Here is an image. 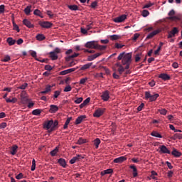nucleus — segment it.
I'll list each match as a JSON object with an SVG mask.
<instances>
[{
  "mask_svg": "<svg viewBox=\"0 0 182 182\" xmlns=\"http://www.w3.org/2000/svg\"><path fill=\"white\" fill-rule=\"evenodd\" d=\"M85 46L87 48L97 49V41H88L85 43Z\"/></svg>",
  "mask_w": 182,
  "mask_h": 182,
  "instance_id": "3",
  "label": "nucleus"
},
{
  "mask_svg": "<svg viewBox=\"0 0 182 182\" xmlns=\"http://www.w3.org/2000/svg\"><path fill=\"white\" fill-rule=\"evenodd\" d=\"M85 119H86V115L79 116L78 118L76 119L75 124L78 125L81 124L83 122V120H85Z\"/></svg>",
  "mask_w": 182,
  "mask_h": 182,
  "instance_id": "15",
  "label": "nucleus"
},
{
  "mask_svg": "<svg viewBox=\"0 0 182 182\" xmlns=\"http://www.w3.org/2000/svg\"><path fill=\"white\" fill-rule=\"evenodd\" d=\"M31 8H32L31 5H28L26 7V9H24V13L26 15H27V16L31 15V13L32 11Z\"/></svg>",
  "mask_w": 182,
  "mask_h": 182,
  "instance_id": "21",
  "label": "nucleus"
},
{
  "mask_svg": "<svg viewBox=\"0 0 182 182\" xmlns=\"http://www.w3.org/2000/svg\"><path fill=\"white\" fill-rule=\"evenodd\" d=\"M91 98L90 97H87V99H85L83 102V104L85 105V106L87 105L88 103L90 102Z\"/></svg>",
  "mask_w": 182,
  "mask_h": 182,
  "instance_id": "59",
  "label": "nucleus"
},
{
  "mask_svg": "<svg viewBox=\"0 0 182 182\" xmlns=\"http://www.w3.org/2000/svg\"><path fill=\"white\" fill-rule=\"evenodd\" d=\"M17 180H21V178H23V174L22 173H19L18 175L16 176Z\"/></svg>",
  "mask_w": 182,
  "mask_h": 182,
  "instance_id": "63",
  "label": "nucleus"
},
{
  "mask_svg": "<svg viewBox=\"0 0 182 182\" xmlns=\"http://www.w3.org/2000/svg\"><path fill=\"white\" fill-rule=\"evenodd\" d=\"M6 42L9 46H13L16 43V40L13 39L12 37H8Z\"/></svg>",
  "mask_w": 182,
  "mask_h": 182,
  "instance_id": "20",
  "label": "nucleus"
},
{
  "mask_svg": "<svg viewBox=\"0 0 182 182\" xmlns=\"http://www.w3.org/2000/svg\"><path fill=\"white\" fill-rule=\"evenodd\" d=\"M6 126H7L6 122H2L0 124V129H6Z\"/></svg>",
  "mask_w": 182,
  "mask_h": 182,
  "instance_id": "62",
  "label": "nucleus"
},
{
  "mask_svg": "<svg viewBox=\"0 0 182 182\" xmlns=\"http://www.w3.org/2000/svg\"><path fill=\"white\" fill-rule=\"evenodd\" d=\"M83 100L82 97H78L77 100H75L74 102H75L77 105H80Z\"/></svg>",
  "mask_w": 182,
  "mask_h": 182,
  "instance_id": "52",
  "label": "nucleus"
},
{
  "mask_svg": "<svg viewBox=\"0 0 182 182\" xmlns=\"http://www.w3.org/2000/svg\"><path fill=\"white\" fill-rule=\"evenodd\" d=\"M85 159L82 155H77L76 156H73V159L70 161V164H74L77 162H79L80 160Z\"/></svg>",
  "mask_w": 182,
  "mask_h": 182,
  "instance_id": "6",
  "label": "nucleus"
},
{
  "mask_svg": "<svg viewBox=\"0 0 182 182\" xmlns=\"http://www.w3.org/2000/svg\"><path fill=\"white\" fill-rule=\"evenodd\" d=\"M58 151H59V148L55 147L53 150H52L50 152V154L51 155V156L54 157V156H56V154L58 153Z\"/></svg>",
  "mask_w": 182,
  "mask_h": 182,
  "instance_id": "30",
  "label": "nucleus"
},
{
  "mask_svg": "<svg viewBox=\"0 0 182 182\" xmlns=\"http://www.w3.org/2000/svg\"><path fill=\"white\" fill-rule=\"evenodd\" d=\"M159 97V94L155 93L154 95H151V98L149 100V102H154L157 100V98Z\"/></svg>",
  "mask_w": 182,
  "mask_h": 182,
  "instance_id": "33",
  "label": "nucleus"
},
{
  "mask_svg": "<svg viewBox=\"0 0 182 182\" xmlns=\"http://www.w3.org/2000/svg\"><path fill=\"white\" fill-rule=\"evenodd\" d=\"M159 113L161 114H163L164 116H166V114H167V110L166 109H159Z\"/></svg>",
  "mask_w": 182,
  "mask_h": 182,
  "instance_id": "51",
  "label": "nucleus"
},
{
  "mask_svg": "<svg viewBox=\"0 0 182 182\" xmlns=\"http://www.w3.org/2000/svg\"><path fill=\"white\" fill-rule=\"evenodd\" d=\"M46 38V37L43 34H38L36 36V39L38 41H43Z\"/></svg>",
  "mask_w": 182,
  "mask_h": 182,
  "instance_id": "40",
  "label": "nucleus"
},
{
  "mask_svg": "<svg viewBox=\"0 0 182 182\" xmlns=\"http://www.w3.org/2000/svg\"><path fill=\"white\" fill-rule=\"evenodd\" d=\"M126 160H127V156H119V157H117V159H114V163L122 164Z\"/></svg>",
  "mask_w": 182,
  "mask_h": 182,
  "instance_id": "14",
  "label": "nucleus"
},
{
  "mask_svg": "<svg viewBox=\"0 0 182 182\" xmlns=\"http://www.w3.org/2000/svg\"><path fill=\"white\" fill-rule=\"evenodd\" d=\"M105 109L102 108H98L97 110L94 112V117H100L104 114Z\"/></svg>",
  "mask_w": 182,
  "mask_h": 182,
  "instance_id": "11",
  "label": "nucleus"
},
{
  "mask_svg": "<svg viewBox=\"0 0 182 182\" xmlns=\"http://www.w3.org/2000/svg\"><path fill=\"white\" fill-rule=\"evenodd\" d=\"M117 59L122 60L123 65H126L125 69H129L132 63V53H121L119 54Z\"/></svg>",
  "mask_w": 182,
  "mask_h": 182,
  "instance_id": "1",
  "label": "nucleus"
},
{
  "mask_svg": "<svg viewBox=\"0 0 182 182\" xmlns=\"http://www.w3.org/2000/svg\"><path fill=\"white\" fill-rule=\"evenodd\" d=\"M78 55H79V53H75L72 54V55L68 56V57L66 58V61L69 62V61H70L72 59H73V58L77 57Z\"/></svg>",
  "mask_w": 182,
  "mask_h": 182,
  "instance_id": "36",
  "label": "nucleus"
},
{
  "mask_svg": "<svg viewBox=\"0 0 182 182\" xmlns=\"http://www.w3.org/2000/svg\"><path fill=\"white\" fill-rule=\"evenodd\" d=\"M129 168L133 170L134 173H133V176L134 177H136L138 176V173H137V168L134 166V165H132L129 166Z\"/></svg>",
  "mask_w": 182,
  "mask_h": 182,
  "instance_id": "27",
  "label": "nucleus"
},
{
  "mask_svg": "<svg viewBox=\"0 0 182 182\" xmlns=\"http://www.w3.org/2000/svg\"><path fill=\"white\" fill-rule=\"evenodd\" d=\"M18 148V147L17 146L16 144L13 145V147L11 148L10 154L12 155H16L17 153Z\"/></svg>",
  "mask_w": 182,
  "mask_h": 182,
  "instance_id": "26",
  "label": "nucleus"
},
{
  "mask_svg": "<svg viewBox=\"0 0 182 182\" xmlns=\"http://www.w3.org/2000/svg\"><path fill=\"white\" fill-rule=\"evenodd\" d=\"M144 107V103H141L140 105H139L137 110L138 112H141Z\"/></svg>",
  "mask_w": 182,
  "mask_h": 182,
  "instance_id": "64",
  "label": "nucleus"
},
{
  "mask_svg": "<svg viewBox=\"0 0 182 182\" xmlns=\"http://www.w3.org/2000/svg\"><path fill=\"white\" fill-rule=\"evenodd\" d=\"M125 69H126V68H124L122 65H120V67L118 68V70H117L118 73L119 75H122L125 71Z\"/></svg>",
  "mask_w": 182,
  "mask_h": 182,
  "instance_id": "41",
  "label": "nucleus"
},
{
  "mask_svg": "<svg viewBox=\"0 0 182 182\" xmlns=\"http://www.w3.org/2000/svg\"><path fill=\"white\" fill-rule=\"evenodd\" d=\"M175 14H176V11L173 9L170 11L168 13L169 17L168 18V19L173 21H181L182 19L181 15L175 16Z\"/></svg>",
  "mask_w": 182,
  "mask_h": 182,
  "instance_id": "2",
  "label": "nucleus"
},
{
  "mask_svg": "<svg viewBox=\"0 0 182 182\" xmlns=\"http://www.w3.org/2000/svg\"><path fill=\"white\" fill-rule=\"evenodd\" d=\"M127 18V15H122V16H119L117 18H114V22H115V23H122V22L124 21Z\"/></svg>",
  "mask_w": 182,
  "mask_h": 182,
  "instance_id": "12",
  "label": "nucleus"
},
{
  "mask_svg": "<svg viewBox=\"0 0 182 182\" xmlns=\"http://www.w3.org/2000/svg\"><path fill=\"white\" fill-rule=\"evenodd\" d=\"M68 7L71 11H78L79 10V6H77V5H68Z\"/></svg>",
  "mask_w": 182,
  "mask_h": 182,
  "instance_id": "34",
  "label": "nucleus"
},
{
  "mask_svg": "<svg viewBox=\"0 0 182 182\" xmlns=\"http://www.w3.org/2000/svg\"><path fill=\"white\" fill-rule=\"evenodd\" d=\"M36 168V161L35 159H33L32 161V166H31V171H33Z\"/></svg>",
  "mask_w": 182,
  "mask_h": 182,
  "instance_id": "46",
  "label": "nucleus"
},
{
  "mask_svg": "<svg viewBox=\"0 0 182 182\" xmlns=\"http://www.w3.org/2000/svg\"><path fill=\"white\" fill-rule=\"evenodd\" d=\"M23 24L29 28L34 27V25L31 23V21H28V19L26 18H24L23 20Z\"/></svg>",
  "mask_w": 182,
  "mask_h": 182,
  "instance_id": "17",
  "label": "nucleus"
},
{
  "mask_svg": "<svg viewBox=\"0 0 182 182\" xmlns=\"http://www.w3.org/2000/svg\"><path fill=\"white\" fill-rule=\"evenodd\" d=\"M63 91L64 92H70V91H72V87L70 85H68L64 88Z\"/></svg>",
  "mask_w": 182,
  "mask_h": 182,
  "instance_id": "50",
  "label": "nucleus"
},
{
  "mask_svg": "<svg viewBox=\"0 0 182 182\" xmlns=\"http://www.w3.org/2000/svg\"><path fill=\"white\" fill-rule=\"evenodd\" d=\"M87 80V77L82 78V79H81V80H80L79 84H80V85H85V84L86 83Z\"/></svg>",
  "mask_w": 182,
  "mask_h": 182,
  "instance_id": "53",
  "label": "nucleus"
},
{
  "mask_svg": "<svg viewBox=\"0 0 182 182\" xmlns=\"http://www.w3.org/2000/svg\"><path fill=\"white\" fill-rule=\"evenodd\" d=\"M159 33L160 30H154L147 36L146 39H151V38L154 37L155 35H157Z\"/></svg>",
  "mask_w": 182,
  "mask_h": 182,
  "instance_id": "19",
  "label": "nucleus"
},
{
  "mask_svg": "<svg viewBox=\"0 0 182 182\" xmlns=\"http://www.w3.org/2000/svg\"><path fill=\"white\" fill-rule=\"evenodd\" d=\"M159 77L164 80V81L171 80V76L166 73H161L159 75Z\"/></svg>",
  "mask_w": 182,
  "mask_h": 182,
  "instance_id": "18",
  "label": "nucleus"
},
{
  "mask_svg": "<svg viewBox=\"0 0 182 182\" xmlns=\"http://www.w3.org/2000/svg\"><path fill=\"white\" fill-rule=\"evenodd\" d=\"M84 143H86V139L82 138H79L76 144L82 145V144H84Z\"/></svg>",
  "mask_w": 182,
  "mask_h": 182,
  "instance_id": "42",
  "label": "nucleus"
},
{
  "mask_svg": "<svg viewBox=\"0 0 182 182\" xmlns=\"http://www.w3.org/2000/svg\"><path fill=\"white\" fill-rule=\"evenodd\" d=\"M33 14L35 16H38L39 17H41V18H43V14L41 13V11L38 9H36L35 11H33Z\"/></svg>",
  "mask_w": 182,
  "mask_h": 182,
  "instance_id": "31",
  "label": "nucleus"
},
{
  "mask_svg": "<svg viewBox=\"0 0 182 182\" xmlns=\"http://www.w3.org/2000/svg\"><path fill=\"white\" fill-rule=\"evenodd\" d=\"M98 1L97 0H95L93 1V3L90 5V7L93 9H95L96 7L98 6Z\"/></svg>",
  "mask_w": 182,
  "mask_h": 182,
  "instance_id": "44",
  "label": "nucleus"
},
{
  "mask_svg": "<svg viewBox=\"0 0 182 182\" xmlns=\"http://www.w3.org/2000/svg\"><path fill=\"white\" fill-rule=\"evenodd\" d=\"M77 68H78V67L69 68L68 70H63L60 73V75H61V76H65V75H66V74H69V73L76 71Z\"/></svg>",
  "mask_w": 182,
  "mask_h": 182,
  "instance_id": "10",
  "label": "nucleus"
},
{
  "mask_svg": "<svg viewBox=\"0 0 182 182\" xmlns=\"http://www.w3.org/2000/svg\"><path fill=\"white\" fill-rule=\"evenodd\" d=\"M39 26L45 28H50L53 24L50 21H40Z\"/></svg>",
  "mask_w": 182,
  "mask_h": 182,
  "instance_id": "4",
  "label": "nucleus"
},
{
  "mask_svg": "<svg viewBox=\"0 0 182 182\" xmlns=\"http://www.w3.org/2000/svg\"><path fill=\"white\" fill-rule=\"evenodd\" d=\"M58 122L57 120H55L54 122H53V127L50 128V132H53L55 129V128L58 127Z\"/></svg>",
  "mask_w": 182,
  "mask_h": 182,
  "instance_id": "35",
  "label": "nucleus"
},
{
  "mask_svg": "<svg viewBox=\"0 0 182 182\" xmlns=\"http://www.w3.org/2000/svg\"><path fill=\"white\" fill-rule=\"evenodd\" d=\"M93 26V23L91 22L90 23H89L88 25H87V27H86V30L87 31H90V30H92V26Z\"/></svg>",
  "mask_w": 182,
  "mask_h": 182,
  "instance_id": "58",
  "label": "nucleus"
},
{
  "mask_svg": "<svg viewBox=\"0 0 182 182\" xmlns=\"http://www.w3.org/2000/svg\"><path fill=\"white\" fill-rule=\"evenodd\" d=\"M106 48H107L106 46H100V45H98V43H97V50H104L106 49Z\"/></svg>",
  "mask_w": 182,
  "mask_h": 182,
  "instance_id": "49",
  "label": "nucleus"
},
{
  "mask_svg": "<svg viewBox=\"0 0 182 182\" xmlns=\"http://www.w3.org/2000/svg\"><path fill=\"white\" fill-rule=\"evenodd\" d=\"M92 65V63H88L87 64L83 65L80 70H86V69L90 68Z\"/></svg>",
  "mask_w": 182,
  "mask_h": 182,
  "instance_id": "23",
  "label": "nucleus"
},
{
  "mask_svg": "<svg viewBox=\"0 0 182 182\" xmlns=\"http://www.w3.org/2000/svg\"><path fill=\"white\" fill-rule=\"evenodd\" d=\"M42 109H33L32 111V114L33 116H40L41 113L42 112Z\"/></svg>",
  "mask_w": 182,
  "mask_h": 182,
  "instance_id": "28",
  "label": "nucleus"
},
{
  "mask_svg": "<svg viewBox=\"0 0 182 182\" xmlns=\"http://www.w3.org/2000/svg\"><path fill=\"white\" fill-rule=\"evenodd\" d=\"M100 144H101L100 139L97 138L94 140V146H95L96 149L99 148V146L100 145Z\"/></svg>",
  "mask_w": 182,
  "mask_h": 182,
  "instance_id": "32",
  "label": "nucleus"
},
{
  "mask_svg": "<svg viewBox=\"0 0 182 182\" xmlns=\"http://www.w3.org/2000/svg\"><path fill=\"white\" fill-rule=\"evenodd\" d=\"M58 110H59V107H58V105H50L48 112L50 113L54 114V113H56V112H58Z\"/></svg>",
  "mask_w": 182,
  "mask_h": 182,
  "instance_id": "13",
  "label": "nucleus"
},
{
  "mask_svg": "<svg viewBox=\"0 0 182 182\" xmlns=\"http://www.w3.org/2000/svg\"><path fill=\"white\" fill-rule=\"evenodd\" d=\"M9 60H11V57L9 55L5 56L2 60L3 62H9Z\"/></svg>",
  "mask_w": 182,
  "mask_h": 182,
  "instance_id": "57",
  "label": "nucleus"
},
{
  "mask_svg": "<svg viewBox=\"0 0 182 182\" xmlns=\"http://www.w3.org/2000/svg\"><path fill=\"white\" fill-rule=\"evenodd\" d=\"M171 154L176 158L181 157L182 155V154L181 152H178L177 149H173V151L171 152Z\"/></svg>",
  "mask_w": 182,
  "mask_h": 182,
  "instance_id": "22",
  "label": "nucleus"
},
{
  "mask_svg": "<svg viewBox=\"0 0 182 182\" xmlns=\"http://www.w3.org/2000/svg\"><path fill=\"white\" fill-rule=\"evenodd\" d=\"M149 15V11H147V10H144V11H142V16H143L144 17H146V16H148Z\"/></svg>",
  "mask_w": 182,
  "mask_h": 182,
  "instance_id": "54",
  "label": "nucleus"
},
{
  "mask_svg": "<svg viewBox=\"0 0 182 182\" xmlns=\"http://www.w3.org/2000/svg\"><path fill=\"white\" fill-rule=\"evenodd\" d=\"M58 164L63 166V168H66V160L63 159H58Z\"/></svg>",
  "mask_w": 182,
  "mask_h": 182,
  "instance_id": "25",
  "label": "nucleus"
},
{
  "mask_svg": "<svg viewBox=\"0 0 182 182\" xmlns=\"http://www.w3.org/2000/svg\"><path fill=\"white\" fill-rule=\"evenodd\" d=\"M101 97L104 102H107L110 99V92L108 90L104 91Z\"/></svg>",
  "mask_w": 182,
  "mask_h": 182,
  "instance_id": "7",
  "label": "nucleus"
},
{
  "mask_svg": "<svg viewBox=\"0 0 182 182\" xmlns=\"http://www.w3.org/2000/svg\"><path fill=\"white\" fill-rule=\"evenodd\" d=\"M151 97V94L149 91L145 92V100H149L150 101Z\"/></svg>",
  "mask_w": 182,
  "mask_h": 182,
  "instance_id": "43",
  "label": "nucleus"
},
{
  "mask_svg": "<svg viewBox=\"0 0 182 182\" xmlns=\"http://www.w3.org/2000/svg\"><path fill=\"white\" fill-rule=\"evenodd\" d=\"M100 55H102V53H97L92 54V55L88 56L87 60L92 61L95 60L96 58L100 57Z\"/></svg>",
  "mask_w": 182,
  "mask_h": 182,
  "instance_id": "16",
  "label": "nucleus"
},
{
  "mask_svg": "<svg viewBox=\"0 0 182 182\" xmlns=\"http://www.w3.org/2000/svg\"><path fill=\"white\" fill-rule=\"evenodd\" d=\"M124 46V45L119 44V43H115V48L117 49H121Z\"/></svg>",
  "mask_w": 182,
  "mask_h": 182,
  "instance_id": "60",
  "label": "nucleus"
},
{
  "mask_svg": "<svg viewBox=\"0 0 182 182\" xmlns=\"http://www.w3.org/2000/svg\"><path fill=\"white\" fill-rule=\"evenodd\" d=\"M21 102L23 103V105H27V103L29 102V99L26 97H23L21 98Z\"/></svg>",
  "mask_w": 182,
  "mask_h": 182,
  "instance_id": "45",
  "label": "nucleus"
},
{
  "mask_svg": "<svg viewBox=\"0 0 182 182\" xmlns=\"http://www.w3.org/2000/svg\"><path fill=\"white\" fill-rule=\"evenodd\" d=\"M53 120H49L44 123L43 127L47 130H48L49 132H51L50 129L53 127Z\"/></svg>",
  "mask_w": 182,
  "mask_h": 182,
  "instance_id": "8",
  "label": "nucleus"
},
{
  "mask_svg": "<svg viewBox=\"0 0 182 182\" xmlns=\"http://www.w3.org/2000/svg\"><path fill=\"white\" fill-rule=\"evenodd\" d=\"M60 95V91H55L54 92V99H57L58 96Z\"/></svg>",
  "mask_w": 182,
  "mask_h": 182,
  "instance_id": "56",
  "label": "nucleus"
},
{
  "mask_svg": "<svg viewBox=\"0 0 182 182\" xmlns=\"http://www.w3.org/2000/svg\"><path fill=\"white\" fill-rule=\"evenodd\" d=\"M6 102L7 103H16L17 102V98L13 97L12 99L6 98Z\"/></svg>",
  "mask_w": 182,
  "mask_h": 182,
  "instance_id": "37",
  "label": "nucleus"
},
{
  "mask_svg": "<svg viewBox=\"0 0 182 182\" xmlns=\"http://www.w3.org/2000/svg\"><path fill=\"white\" fill-rule=\"evenodd\" d=\"M159 153L171 154V151L166 146H165V145H160Z\"/></svg>",
  "mask_w": 182,
  "mask_h": 182,
  "instance_id": "9",
  "label": "nucleus"
},
{
  "mask_svg": "<svg viewBox=\"0 0 182 182\" xmlns=\"http://www.w3.org/2000/svg\"><path fill=\"white\" fill-rule=\"evenodd\" d=\"M119 36L118 35H112V36H110V38L112 40V41H114V40H117L119 39Z\"/></svg>",
  "mask_w": 182,
  "mask_h": 182,
  "instance_id": "61",
  "label": "nucleus"
},
{
  "mask_svg": "<svg viewBox=\"0 0 182 182\" xmlns=\"http://www.w3.org/2000/svg\"><path fill=\"white\" fill-rule=\"evenodd\" d=\"M44 68L46 70H48V71H51L53 69L50 65H46Z\"/></svg>",
  "mask_w": 182,
  "mask_h": 182,
  "instance_id": "55",
  "label": "nucleus"
},
{
  "mask_svg": "<svg viewBox=\"0 0 182 182\" xmlns=\"http://www.w3.org/2000/svg\"><path fill=\"white\" fill-rule=\"evenodd\" d=\"M27 86H28V84L26 82H24V84H23V85H20L19 87H18V89L26 90Z\"/></svg>",
  "mask_w": 182,
  "mask_h": 182,
  "instance_id": "47",
  "label": "nucleus"
},
{
  "mask_svg": "<svg viewBox=\"0 0 182 182\" xmlns=\"http://www.w3.org/2000/svg\"><path fill=\"white\" fill-rule=\"evenodd\" d=\"M163 42L159 43V46L158 47L157 50L154 51V55H157L159 54V52L161 50V47L164 46Z\"/></svg>",
  "mask_w": 182,
  "mask_h": 182,
  "instance_id": "29",
  "label": "nucleus"
},
{
  "mask_svg": "<svg viewBox=\"0 0 182 182\" xmlns=\"http://www.w3.org/2000/svg\"><path fill=\"white\" fill-rule=\"evenodd\" d=\"M173 140L182 139V134H178V133L174 134L173 136Z\"/></svg>",
  "mask_w": 182,
  "mask_h": 182,
  "instance_id": "39",
  "label": "nucleus"
},
{
  "mask_svg": "<svg viewBox=\"0 0 182 182\" xmlns=\"http://www.w3.org/2000/svg\"><path fill=\"white\" fill-rule=\"evenodd\" d=\"M151 135L155 137H159V139H162V136L161 135V134L155 131L152 132L151 133Z\"/></svg>",
  "mask_w": 182,
  "mask_h": 182,
  "instance_id": "38",
  "label": "nucleus"
},
{
  "mask_svg": "<svg viewBox=\"0 0 182 182\" xmlns=\"http://www.w3.org/2000/svg\"><path fill=\"white\" fill-rule=\"evenodd\" d=\"M13 27L14 31H16L17 32H20L19 27L15 22H13Z\"/></svg>",
  "mask_w": 182,
  "mask_h": 182,
  "instance_id": "48",
  "label": "nucleus"
},
{
  "mask_svg": "<svg viewBox=\"0 0 182 182\" xmlns=\"http://www.w3.org/2000/svg\"><path fill=\"white\" fill-rule=\"evenodd\" d=\"M49 55H50V58L53 60H58V56L57 55V54L53 52V51H51L49 53Z\"/></svg>",
  "mask_w": 182,
  "mask_h": 182,
  "instance_id": "24",
  "label": "nucleus"
},
{
  "mask_svg": "<svg viewBox=\"0 0 182 182\" xmlns=\"http://www.w3.org/2000/svg\"><path fill=\"white\" fill-rule=\"evenodd\" d=\"M179 30L177 27H173V28L168 32V38H172L176 36V34L178 33Z\"/></svg>",
  "mask_w": 182,
  "mask_h": 182,
  "instance_id": "5",
  "label": "nucleus"
}]
</instances>
